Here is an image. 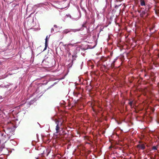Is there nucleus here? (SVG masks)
I'll return each mask as SVG.
<instances>
[{
    "mask_svg": "<svg viewBox=\"0 0 159 159\" xmlns=\"http://www.w3.org/2000/svg\"><path fill=\"white\" fill-rule=\"evenodd\" d=\"M54 26L55 27H57V26H56V25H54Z\"/></svg>",
    "mask_w": 159,
    "mask_h": 159,
    "instance_id": "obj_16",
    "label": "nucleus"
},
{
    "mask_svg": "<svg viewBox=\"0 0 159 159\" xmlns=\"http://www.w3.org/2000/svg\"><path fill=\"white\" fill-rule=\"evenodd\" d=\"M54 31V29L53 28H52L51 29V32H53Z\"/></svg>",
    "mask_w": 159,
    "mask_h": 159,
    "instance_id": "obj_14",
    "label": "nucleus"
},
{
    "mask_svg": "<svg viewBox=\"0 0 159 159\" xmlns=\"http://www.w3.org/2000/svg\"><path fill=\"white\" fill-rule=\"evenodd\" d=\"M116 60V59L114 60V61H113V63H114Z\"/></svg>",
    "mask_w": 159,
    "mask_h": 159,
    "instance_id": "obj_15",
    "label": "nucleus"
},
{
    "mask_svg": "<svg viewBox=\"0 0 159 159\" xmlns=\"http://www.w3.org/2000/svg\"><path fill=\"white\" fill-rule=\"evenodd\" d=\"M53 120L54 121L56 125V133H57L59 132L60 129H62L61 127L62 125V122L61 121L57 120L56 119L54 120Z\"/></svg>",
    "mask_w": 159,
    "mask_h": 159,
    "instance_id": "obj_2",
    "label": "nucleus"
},
{
    "mask_svg": "<svg viewBox=\"0 0 159 159\" xmlns=\"http://www.w3.org/2000/svg\"><path fill=\"white\" fill-rule=\"evenodd\" d=\"M72 57H73V60H75V58H74V57L75 58L76 57V54L75 55H72Z\"/></svg>",
    "mask_w": 159,
    "mask_h": 159,
    "instance_id": "obj_11",
    "label": "nucleus"
},
{
    "mask_svg": "<svg viewBox=\"0 0 159 159\" xmlns=\"http://www.w3.org/2000/svg\"><path fill=\"white\" fill-rule=\"evenodd\" d=\"M14 108H17V109H19L20 108L19 106H17V107H14Z\"/></svg>",
    "mask_w": 159,
    "mask_h": 159,
    "instance_id": "obj_13",
    "label": "nucleus"
},
{
    "mask_svg": "<svg viewBox=\"0 0 159 159\" xmlns=\"http://www.w3.org/2000/svg\"><path fill=\"white\" fill-rule=\"evenodd\" d=\"M152 149L154 150H157V148L155 146H154L152 147Z\"/></svg>",
    "mask_w": 159,
    "mask_h": 159,
    "instance_id": "obj_10",
    "label": "nucleus"
},
{
    "mask_svg": "<svg viewBox=\"0 0 159 159\" xmlns=\"http://www.w3.org/2000/svg\"><path fill=\"white\" fill-rule=\"evenodd\" d=\"M47 38H48V36H47L46 38L45 39V48H44V50H46V49L47 47V45H48V44H47V41H48Z\"/></svg>",
    "mask_w": 159,
    "mask_h": 159,
    "instance_id": "obj_4",
    "label": "nucleus"
},
{
    "mask_svg": "<svg viewBox=\"0 0 159 159\" xmlns=\"http://www.w3.org/2000/svg\"><path fill=\"white\" fill-rule=\"evenodd\" d=\"M140 4L142 6L145 5V3L144 0H140Z\"/></svg>",
    "mask_w": 159,
    "mask_h": 159,
    "instance_id": "obj_5",
    "label": "nucleus"
},
{
    "mask_svg": "<svg viewBox=\"0 0 159 159\" xmlns=\"http://www.w3.org/2000/svg\"><path fill=\"white\" fill-rule=\"evenodd\" d=\"M137 147L139 148V149H141L142 150L144 149L145 148V144H138L137 145Z\"/></svg>",
    "mask_w": 159,
    "mask_h": 159,
    "instance_id": "obj_3",
    "label": "nucleus"
},
{
    "mask_svg": "<svg viewBox=\"0 0 159 159\" xmlns=\"http://www.w3.org/2000/svg\"><path fill=\"white\" fill-rule=\"evenodd\" d=\"M36 101V100H31V101L30 102V104H33L34 102H35V101Z\"/></svg>",
    "mask_w": 159,
    "mask_h": 159,
    "instance_id": "obj_8",
    "label": "nucleus"
},
{
    "mask_svg": "<svg viewBox=\"0 0 159 159\" xmlns=\"http://www.w3.org/2000/svg\"><path fill=\"white\" fill-rule=\"evenodd\" d=\"M79 30H80L79 29H75V30H72V31L74 32H75L77 31H79Z\"/></svg>",
    "mask_w": 159,
    "mask_h": 159,
    "instance_id": "obj_9",
    "label": "nucleus"
},
{
    "mask_svg": "<svg viewBox=\"0 0 159 159\" xmlns=\"http://www.w3.org/2000/svg\"><path fill=\"white\" fill-rule=\"evenodd\" d=\"M72 46H73V45L71 44H69L67 45V47H69Z\"/></svg>",
    "mask_w": 159,
    "mask_h": 159,
    "instance_id": "obj_12",
    "label": "nucleus"
},
{
    "mask_svg": "<svg viewBox=\"0 0 159 159\" xmlns=\"http://www.w3.org/2000/svg\"><path fill=\"white\" fill-rule=\"evenodd\" d=\"M70 30L68 29H67V30H64L63 31V32L64 34H67L69 32H70Z\"/></svg>",
    "mask_w": 159,
    "mask_h": 159,
    "instance_id": "obj_6",
    "label": "nucleus"
},
{
    "mask_svg": "<svg viewBox=\"0 0 159 159\" xmlns=\"http://www.w3.org/2000/svg\"><path fill=\"white\" fill-rule=\"evenodd\" d=\"M14 130L15 129L13 127V125L12 124L11 122H8L7 129L5 130V133L8 135H11V134H12L14 132Z\"/></svg>",
    "mask_w": 159,
    "mask_h": 159,
    "instance_id": "obj_1",
    "label": "nucleus"
},
{
    "mask_svg": "<svg viewBox=\"0 0 159 159\" xmlns=\"http://www.w3.org/2000/svg\"><path fill=\"white\" fill-rule=\"evenodd\" d=\"M134 103V101H131L129 102V105L131 106L132 104H133Z\"/></svg>",
    "mask_w": 159,
    "mask_h": 159,
    "instance_id": "obj_7",
    "label": "nucleus"
}]
</instances>
